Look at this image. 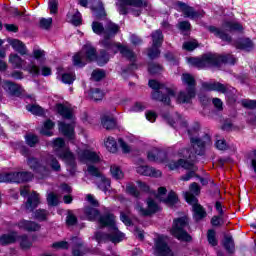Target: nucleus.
Instances as JSON below:
<instances>
[{
  "label": "nucleus",
  "instance_id": "32",
  "mask_svg": "<svg viewBox=\"0 0 256 256\" xmlns=\"http://www.w3.org/2000/svg\"><path fill=\"white\" fill-rule=\"evenodd\" d=\"M17 172L0 174V183H17L19 179Z\"/></svg>",
  "mask_w": 256,
  "mask_h": 256
},
{
  "label": "nucleus",
  "instance_id": "35",
  "mask_svg": "<svg viewBox=\"0 0 256 256\" xmlns=\"http://www.w3.org/2000/svg\"><path fill=\"white\" fill-rule=\"evenodd\" d=\"M94 15L97 19H101V17H105V7H103V2L97 1L95 5L91 7Z\"/></svg>",
  "mask_w": 256,
  "mask_h": 256
},
{
  "label": "nucleus",
  "instance_id": "37",
  "mask_svg": "<svg viewBox=\"0 0 256 256\" xmlns=\"http://www.w3.org/2000/svg\"><path fill=\"white\" fill-rule=\"evenodd\" d=\"M17 239V233L12 232L10 234H4L0 237V245H9L15 243Z\"/></svg>",
  "mask_w": 256,
  "mask_h": 256
},
{
  "label": "nucleus",
  "instance_id": "8",
  "mask_svg": "<svg viewBox=\"0 0 256 256\" xmlns=\"http://www.w3.org/2000/svg\"><path fill=\"white\" fill-rule=\"evenodd\" d=\"M200 193L201 188H199L198 183H192L190 185V192H184V199L189 205H192L194 219L196 221H201V219L207 215L205 209H203V207L197 203V195Z\"/></svg>",
  "mask_w": 256,
  "mask_h": 256
},
{
  "label": "nucleus",
  "instance_id": "13",
  "mask_svg": "<svg viewBox=\"0 0 256 256\" xmlns=\"http://www.w3.org/2000/svg\"><path fill=\"white\" fill-rule=\"evenodd\" d=\"M202 89L204 91H217L218 93H223L230 100V103L235 101V96L233 95L235 93V88L229 85L221 84L220 82H203Z\"/></svg>",
  "mask_w": 256,
  "mask_h": 256
},
{
  "label": "nucleus",
  "instance_id": "63",
  "mask_svg": "<svg viewBox=\"0 0 256 256\" xmlns=\"http://www.w3.org/2000/svg\"><path fill=\"white\" fill-rule=\"evenodd\" d=\"M118 143L120 145V148L122 149L123 153H130L131 152V146H129L123 139H119Z\"/></svg>",
  "mask_w": 256,
  "mask_h": 256
},
{
  "label": "nucleus",
  "instance_id": "40",
  "mask_svg": "<svg viewBox=\"0 0 256 256\" xmlns=\"http://www.w3.org/2000/svg\"><path fill=\"white\" fill-rule=\"evenodd\" d=\"M223 245L228 253H233V251H235V242H233V237L225 236Z\"/></svg>",
  "mask_w": 256,
  "mask_h": 256
},
{
  "label": "nucleus",
  "instance_id": "51",
  "mask_svg": "<svg viewBox=\"0 0 256 256\" xmlns=\"http://www.w3.org/2000/svg\"><path fill=\"white\" fill-rule=\"evenodd\" d=\"M126 191L129 195H132V197H139V191H137V187H135L133 183L127 184Z\"/></svg>",
  "mask_w": 256,
  "mask_h": 256
},
{
  "label": "nucleus",
  "instance_id": "3",
  "mask_svg": "<svg viewBox=\"0 0 256 256\" xmlns=\"http://www.w3.org/2000/svg\"><path fill=\"white\" fill-rule=\"evenodd\" d=\"M85 219L88 221H96L98 219L99 224L101 227H108L109 233L97 232L94 236V239L97 243H121L123 239H125V234L117 228L115 224V216L113 214H106L103 216H99V210L93 207H86L84 209Z\"/></svg>",
  "mask_w": 256,
  "mask_h": 256
},
{
  "label": "nucleus",
  "instance_id": "30",
  "mask_svg": "<svg viewBox=\"0 0 256 256\" xmlns=\"http://www.w3.org/2000/svg\"><path fill=\"white\" fill-rule=\"evenodd\" d=\"M208 31L210 33H213L215 37H219L222 41H226V43H231V36L220 30L219 28L215 26H208Z\"/></svg>",
  "mask_w": 256,
  "mask_h": 256
},
{
  "label": "nucleus",
  "instance_id": "49",
  "mask_svg": "<svg viewBox=\"0 0 256 256\" xmlns=\"http://www.w3.org/2000/svg\"><path fill=\"white\" fill-rule=\"evenodd\" d=\"M178 29L183 33V35H187V33L191 31V23H189V21L179 22Z\"/></svg>",
  "mask_w": 256,
  "mask_h": 256
},
{
  "label": "nucleus",
  "instance_id": "36",
  "mask_svg": "<svg viewBox=\"0 0 256 256\" xmlns=\"http://www.w3.org/2000/svg\"><path fill=\"white\" fill-rule=\"evenodd\" d=\"M237 49L244 51H251L253 49V42L249 38L240 39L236 44Z\"/></svg>",
  "mask_w": 256,
  "mask_h": 256
},
{
  "label": "nucleus",
  "instance_id": "57",
  "mask_svg": "<svg viewBox=\"0 0 256 256\" xmlns=\"http://www.w3.org/2000/svg\"><path fill=\"white\" fill-rule=\"evenodd\" d=\"M73 191V189L71 188V186H69V184H62L59 187V192L61 193V195H71V192Z\"/></svg>",
  "mask_w": 256,
  "mask_h": 256
},
{
  "label": "nucleus",
  "instance_id": "54",
  "mask_svg": "<svg viewBox=\"0 0 256 256\" xmlns=\"http://www.w3.org/2000/svg\"><path fill=\"white\" fill-rule=\"evenodd\" d=\"M161 65L151 63L148 66V71L151 75H157V73H161Z\"/></svg>",
  "mask_w": 256,
  "mask_h": 256
},
{
  "label": "nucleus",
  "instance_id": "38",
  "mask_svg": "<svg viewBox=\"0 0 256 256\" xmlns=\"http://www.w3.org/2000/svg\"><path fill=\"white\" fill-rule=\"evenodd\" d=\"M225 31H243V26H241L238 22H229L226 21L222 25Z\"/></svg>",
  "mask_w": 256,
  "mask_h": 256
},
{
  "label": "nucleus",
  "instance_id": "28",
  "mask_svg": "<svg viewBox=\"0 0 256 256\" xmlns=\"http://www.w3.org/2000/svg\"><path fill=\"white\" fill-rule=\"evenodd\" d=\"M39 194L37 192H33L26 202L25 208L27 211H33V209H37L39 207Z\"/></svg>",
  "mask_w": 256,
  "mask_h": 256
},
{
  "label": "nucleus",
  "instance_id": "2",
  "mask_svg": "<svg viewBox=\"0 0 256 256\" xmlns=\"http://www.w3.org/2000/svg\"><path fill=\"white\" fill-rule=\"evenodd\" d=\"M162 117L167 121V123H169V125H171V127H174V129H177L180 133H185V131H187L190 137L192 148L184 149V153L188 154V159H191V161L180 159L177 162L174 161L168 164L171 171L179 169V167L188 169L190 172L182 176L181 180L190 181L192 177H195V171H197V168L195 167V156L203 155V153H205V147H207V145H211V136L206 134L203 138H199V123H195L190 129H188L187 120L179 114H175L173 118H171L169 114H162Z\"/></svg>",
  "mask_w": 256,
  "mask_h": 256
},
{
  "label": "nucleus",
  "instance_id": "14",
  "mask_svg": "<svg viewBox=\"0 0 256 256\" xmlns=\"http://www.w3.org/2000/svg\"><path fill=\"white\" fill-rule=\"evenodd\" d=\"M87 171L89 175L96 177V185L100 191H103L104 193H109V191H111V180L103 176L97 167L89 165Z\"/></svg>",
  "mask_w": 256,
  "mask_h": 256
},
{
  "label": "nucleus",
  "instance_id": "53",
  "mask_svg": "<svg viewBox=\"0 0 256 256\" xmlns=\"http://www.w3.org/2000/svg\"><path fill=\"white\" fill-rule=\"evenodd\" d=\"M207 239H208L209 244L212 245V247H215L217 245V238L215 237V230H208Z\"/></svg>",
  "mask_w": 256,
  "mask_h": 256
},
{
  "label": "nucleus",
  "instance_id": "52",
  "mask_svg": "<svg viewBox=\"0 0 256 256\" xmlns=\"http://www.w3.org/2000/svg\"><path fill=\"white\" fill-rule=\"evenodd\" d=\"M48 8L50 9L51 15H55L59 10V2L57 0H49Z\"/></svg>",
  "mask_w": 256,
  "mask_h": 256
},
{
  "label": "nucleus",
  "instance_id": "42",
  "mask_svg": "<svg viewBox=\"0 0 256 256\" xmlns=\"http://www.w3.org/2000/svg\"><path fill=\"white\" fill-rule=\"evenodd\" d=\"M27 111H29L30 113H32V115H44L45 111L41 108V106L36 105V104H29L26 106Z\"/></svg>",
  "mask_w": 256,
  "mask_h": 256
},
{
  "label": "nucleus",
  "instance_id": "26",
  "mask_svg": "<svg viewBox=\"0 0 256 256\" xmlns=\"http://www.w3.org/2000/svg\"><path fill=\"white\" fill-rule=\"evenodd\" d=\"M2 87L4 91H6V93H9V95H14L16 97H19V95H21V86L15 84L14 82L6 80L3 82Z\"/></svg>",
  "mask_w": 256,
  "mask_h": 256
},
{
  "label": "nucleus",
  "instance_id": "56",
  "mask_svg": "<svg viewBox=\"0 0 256 256\" xmlns=\"http://www.w3.org/2000/svg\"><path fill=\"white\" fill-rule=\"evenodd\" d=\"M53 25V18H42L40 20V27L42 29H49Z\"/></svg>",
  "mask_w": 256,
  "mask_h": 256
},
{
  "label": "nucleus",
  "instance_id": "34",
  "mask_svg": "<svg viewBox=\"0 0 256 256\" xmlns=\"http://www.w3.org/2000/svg\"><path fill=\"white\" fill-rule=\"evenodd\" d=\"M104 145L109 153H117V151H119V148L117 147V140L111 136L104 140Z\"/></svg>",
  "mask_w": 256,
  "mask_h": 256
},
{
  "label": "nucleus",
  "instance_id": "60",
  "mask_svg": "<svg viewBox=\"0 0 256 256\" xmlns=\"http://www.w3.org/2000/svg\"><path fill=\"white\" fill-rule=\"evenodd\" d=\"M105 77V71L103 70H94L92 72V79H94V81H101V79H103Z\"/></svg>",
  "mask_w": 256,
  "mask_h": 256
},
{
  "label": "nucleus",
  "instance_id": "9",
  "mask_svg": "<svg viewBox=\"0 0 256 256\" xmlns=\"http://www.w3.org/2000/svg\"><path fill=\"white\" fill-rule=\"evenodd\" d=\"M148 85L154 91L152 93V99L155 101H162L165 105H169L171 103V97H175V91L165 87V85L156 80H149Z\"/></svg>",
  "mask_w": 256,
  "mask_h": 256
},
{
  "label": "nucleus",
  "instance_id": "17",
  "mask_svg": "<svg viewBox=\"0 0 256 256\" xmlns=\"http://www.w3.org/2000/svg\"><path fill=\"white\" fill-rule=\"evenodd\" d=\"M120 15H127L129 13L128 7H136L141 9V7H147V1L143 0H118L116 3Z\"/></svg>",
  "mask_w": 256,
  "mask_h": 256
},
{
  "label": "nucleus",
  "instance_id": "4",
  "mask_svg": "<svg viewBox=\"0 0 256 256\" xmlns=\"http://www.w3.org/2000/svg\"><path fill=\"white\" fill-rule=\"evenodd\" d=\"M27 165L36 173L38 179H47L51 175V169L52 171H61L59 161L52 155H48L46 159L41 161L37 158H28Z\"/></svg>",
  "mask_w": 256,
  "mask_h": 256
},
{
  "label": "nucleus",
  "instance_id": "45",
  "mask_svg": "<svg viewBox=\"0 0 256 256\" xmlns=\"http://www.w3.org/2000/svg\"><path fill=\"white\" fill-rule=\"evenodd\" d=\"M104 93L103 91H101L100 89H94V90H90L89 92V97L90 99H93V101H101V99H103L104 97Z\"/></svg>",
  "mask_w": 256,
  "mask_h": 256
},
{
  "label": "nucleus",
  "instance_id": "25",
  "mask_svg": "<svg viewBox=\"0 0 256 256\" xmlns=\"http://www.w3.org/2000/svg\"><path fill=\"white\" fill-rule=\"evenodd\" d=\"M87 248L83 245V240L79 237L72 238V253L73 256H83L85 255Z\"/></svg>",
  "mask_w": 256,
  "mask_h": 256
},
{
  "label": "nucleus",
  "instance_id": "48",
  "mask_svg": "<svg viewBox=\"0 0 256 256\" xmlns=\"http://www.w3.org/2000/svg\"><path fill=\"white\" fill-rule=\"evenodd\" d=\"M25 141L29 147H35L36 143H39V137L35 134H27L25 136Z\"/></svg>",
  "mask_w": 256,
  "mask_h": 256
},
{
  "label": "nucleus",
  "instance_id": "50",
  "mask_svg": "<svg viewBox=\"0 0 256 256\" xmlns=\"http://www.w3.org/2000/svg\"><path fill=\"white\" fill-rule=\"evenodd\" d=\"M197 47H199L197 40L187 41L183 44V49H185V51H194Z\"/></svg>",
  "mask_w": 256,
  "mask_h": 256
},
{
  "label": "nucleus",
  "instance_id": "31",
  "mask_svg": "<svg viewBox=\"0 0 256 256\" xmlns=\"http://www.w3.org/2000/svg\"><path fill=\"white\" fill-rule=\"evenodd\" d=\"M55 127V122L51 120H46L40 130L41 135L46 137H53V128Z\"/></svg>",
  "mask_w": 256,
  "mask_h": 256
},
{
  "label": "nucleus",
  "instance_id": "12",
  "mask_svg": "<svg viewBox=\"0 0 256 256\" xmlns=\"http://www.w3.org/2000/svg\"><path fill=\"white\" fill-rule=\"evenodd\" d=\"M9 63H11L14 69H23L24 71H28V73L34 77L40 73L39 66H37L33 60H30V64L25 66V60L18 54H10Z\"/></svg>",
  "mask_w": 256,
  "mask_h": 256
},
{
  "label": "nucleus",
  "instance_id": "24",
  "mask_svg": "<svg viewBox=\"0 0 256 256\" xmlns=\"http://www.w3.org/2000/svg\"><path fill=\"white\" fill-rule=\"evenodd\" d=\"M7 42L12 47V49L16 51V53H19V55H28L29 50L23 41L15 38H8Z\"/></svg>",
  "mask_w": 256,
  "mask_h": 256
},
{
  "label": "nucleus",
  "instance_id": "11",
  "mask_svg": "<svg viewBox=\"0 0 256 256\" xmlns=\"http://www.w3.org/2000/svg\"><path fill=\"white\" fill-rule=\"evenodd\" d=\"M187 227H189V220L187 217L175 219L170 233L173 237L178 239V241L189 242L191 241V235L187 233Z\"/></svg>",
  "mask_w": 256,
  "mask_h": 256
},
{
  "label": "nucleus",
  "instance_id": "47",
  "mask_svg": "<svg viewBox=\"0 0 256 256\" xmlns=\"http://www.w3.org/2000/svg\"><path fill=\"white\" fill-rule=\"evenodd\" d=\"M18 241L20 243L21 249H29L31 247V245H33L31 240H29V238L27 236H25V235L20 236L18 238Z\"/></svg>",
  "mask_w": 256,
  "mask_h": 256
},
{
  "label": "nucleus",
  "instance_id": "55",
  "mask_svg": "<svg viewBox=\"0 0 256 256\" xmlns=\"http://www.w3.org/2000/svg\"><path fill=\"white\" fill-rule=\"evenodd\" d=\"M145 109H147V105H145L144 103H141V102H136L132 106L131 111H133L134 113H139L141 111H145Z\"/></svg>",
  "mask_w": 256,
  "mask_h": 256
},
{
  "label": "nucleus",
  "instance_id": "44",
  "mask_svg": "<svg viewBox=\"0 0 256 256\" xmlns=\"http://www.w3.org/2000/svg\"><path fill=\"white\" fill-rule=\"evenodd\" d=\"M17 179H19L16 183H24L25 181H31L33 179V174L31 172H16Z\"/></svg>",
  "mask_w": 256,
  "mask_h": 256
},
{
  "label": "nucleus",
  "instance_id": "23",
  "mask_svg": "<svg viewBox=\"0 0 256 256\" xmlns=\"http://www.w3.org/2000/svg\"><path fill=\"white\" fill-rule=\"evenodd\" d=\"M148 209L143 208V206L137 204L136 210L140 213V215H144L145 217L149 215H153V213H157L159 211V205L155 203L151 198L147 200Z\"/></svg>",
  "mask_w": 256,
  "mask_h": 256
},
{
  "label": "nucleus",
  "instance_id": "20",
  "mask_svg": "<svg viewBox=\"0 0 256 256\" xmlns=\"http://www.w3.org/2000/svg\"><path fill=\"white\" fill-rule=\"evenodd\" d=\"M176 7L182 11L184 17H187L188 19H201L203 15H205V12L203 10L195 11L193 7L188 6L187 4L183 2H177Z\"/></svg>",
  "mask_w": 256,
  "mask_h": 256
},
{
  "label": "nucleus",
  "instance_id": "62",
  "mask_svg": "<svg viewBox=\"0 0 256 256\" xmlns=\"http://www.w3.org/2000/svg\"><path fill=\"white\" fill-rule=\"evenodd\" d=\"M53 249H69L67 241H59L52 244Z\"/></svg>",
  "mask_w": 256,
  "mask_h": 256
},
{
  "label": "nucleus",
  "instance_id": "64",
  "mask_svg": "<svg viewBox=\"0 0 256 256\" xmlns=\"http://www.w3.org/2000/svg\"><path fill=\"white\" fill-rule=\"evenodd\" d=\"M215 146L219 149V151H225V149H227V142H225L223 139L217 140Z\"/></svg>",
  "mask_w": 256,
  "mask_h": 256
},
{
  "label": "nucleus",
  "instance_id": "21",
  "mask_svg": "<svg viewBox=\"0 0 256 256\" xmlns=\"http://www.w3.org/2000/svg\"><path fill=\"white\" fill-rule=\"evenodd\" d=\"M147 159L151 163H165L167 167H169V163H172L173 161L168 162L167 161V154L160 150L159 148H153L147 153Z\"/></svg>",
  "mask_w": 256,
  "mask_h": 256
},
{
  "label": "nucleus",
  "instance_id": "19",
  "mask_svg": "<svg viewBox=\"0 0 256 256\" xmlns=\"http://www.w3.org/2000/svg\"><path fill=\"white\" fill-rule=\"evenodd\" d=\"M142 163H145L143 159H138L136 162V173L138 175H143L144 177H161V172L151 166L148 165H142Z\"/></svg>",
  "mask_w": 256,
  "mask_h": 256
},
{
  "label": "nucleus",
  "instance_id": "27",
  "mask_svg": "<svg viewBox=\"0 0 256 256\" xmlns=\"http://www.w3.org/2000/svg\"><path fill=\"white\" fill-rule=\"evenodd\" d=\"M18 228L24 231H39L41 226L33 221L21 220L18 222Z\"/></svg>",
  "mask_w": 256,
  "mask_h": 256
},
{
  "label": "nucleus",
  "instance_id": "22",
  "mask_svg": "<svg viewBox=\"0 0 256 256\" xmlns=\"http://www.w3.org/2000/svg\"><path fill=\"white\" fill-rule=\"evenodd\" d=\"M78 159L81 163H86V165H89V163H99L100 160L97 153L88 149L78 150Z\"/></svg>",
  "mask_w": 256,
  "mask_h": 256
},
{
  "label": "nucleus",
  "instance_id": "7",
  "mask_svg": "<svg viewBox=\"0 0 256 256\" xmlns=\"http://www.w3.org/2000/svg\"><path fill=\"white\" fill-rule=\"evenodd\" d=\"M52 147L59 159H62L67 165V171L70 175L75 174L77 163L75 162V155L65 146V140L63 138H56L52 141Z\"/></svg>",
  "mask_w": 256,
  "mask_h": 256
},
{
  "label": "nucleus",
  "instance_id": "43",
  "mask_svg": "<svg viewBox=\"0 0 256 256\" xmlns=\"http://www.w3.org/2000/svg\"><path fill=\"white\" fill-rule=\"evenodd\" d=\"M59 197H61V195H57L53 192L48 193V196H47L48 205H50L51 207H56V205H59Z\"/></svg>",
  "mask_w": 256,
  "mask_h": 256
},
{
  "label": "nucleus",
  "instance_id": "1",
  "mask_svg": "<svg viewBox=\"0 0 256 256\" xmlns=\"http://www.w3.org/2000/svg\"><path fill=\"white\" fill-rule=\"evenodd\" d=\"M92 31L96 35L104 37L103 40L100 41V45H102L105 50H102L97 57L95 48L92 47L91 44H85L82 50L76 53L72 58L74 67H85L88 61H96L100 67H103L116 53H121L122 57H126L131 63H135V53H133L129 47L111 40L119 33V25L111 21H107L105 25L99 21H94L92 23Z\"/></svg>",
  "mask_w": 256,
  "mask_h": 256
},
{
  "label": "nucleus",
  "instance_id": "41",
  "mask_svg": "<svg viewBox=\"0 0 256 256\" xmlns=\"http://www.w3.org/2000/svg\"><path fill=\"white\" fill-rule=\"evenodd\" d=\"M110 173L112 177L117 180L123 179L124 177L123 170H121V168L117 165H112L110 167Z\"/></svg>",
  "mask_w": 256,
  "mask_h": 256
},
{
  "label": "nucleus",
  "instance_id": "10",
  "mask_svg": "<svg viewBox=\"0 0 256 256\" xmlns=\"http://www.w3.org/2000/svg\"><path fill=\"white\" fill-rule=\"evenodd\" d=\"M182 83L186 86V91H180L176 97L177 103H191L193 97H195V78L193 75L184 73L182 74Z\"/></svg>",
  "mask_w": 256,
  "mask_h": 256
},
{
  "label": "nucleus",
  "instance_id": "6",
  "mask_svg": "<svg viewBox=\"0 0 256 256\" xmlns=\"http://www.w3.org/2000/svg\"><path fill=\"white\" fill-rule=\"evenodd\" d=\"M188 65L192 67H197L198 69H203L205 67H211L217 65V63H226L227 65H235L237 63V58L235 56L221 55L217 56L215 54H205L201 58L190 57L186 59Z\"/></svg>",
  "mask_w": 256,
  "mask_h": 256
},
{
  "label": "nucleus",
  "instance_id": "15",
  "mask_svg": "<svg viewBox=\"0 0 256 256\" xmlns=\"http://www.w3.org/2000/svg\"><path fill=\"white\" fill-rule=\"evenodd\" d=\"M168 238L166 236H158L154 244V253L156 256H175L169 245H167Z\"/></svg>",
  "mask_w": 256,
  "mask_h": 256
},
{
  "label": "nucleus",
  "instance_id": "18",
  "mask_svg": "<svg viewBox=\"0 0 256 256\" xmlns=\"http://www.w3.org/2000/svg\"><path fill=\"white\" fill-rule=\"evenodd\" d=\"M152 195H154L155 199H158V201H162V203H166V205H175L177 201H179V198H177V194L175 192L171 191L167 198H165V195L167 193V188L160 187L158 188V193H155V191L151 192Z\"/></svg>",
  "mask_w": 256,
  "mask_h": 256
},
{
  "label": "nucleus",
  "instance_id": "39",
  "mask_svg": "<svg viewBox=\"0 0 256 256\" xmlns=\"http://www.w3.org/2000/svg\"><path fill=\"white\" fill-rule=\"evenodd\" d=\"M33 58L39 63H43L45 61V50L39 48V46H35L32 51Z\"/></svg>",
  "mask_w": 256,
  "mask_h": 256
},
{
  "label": "nucleus",
  "instance_id": "58",
  "mask_svg": "<svg viewBox=\"0 0 256 256\" xmlns=\"http://www.w3.org/2000/svg\"><path fill=\"white\" fill-rule=\"evenodd\" d=\"M242 107L246 109H256V100H242L241 101Z\"/></svg>",
  "mask_w": 256,
  "mask_h": 256
},
{
  "label": "nucleus",
  "instance_id": "16",
  "mask_svg": "<svg viewBox=\"0 0 256 256\" xmlns=\"http://www.w3.org/2000/svg\"><path fill=\"white\" fill-rule=\"evenodd\" d=\"M152 47L148 50V57L150 59H157L161 55L159 47L163 45V32L161 30H156L152 33Z\"/></svg>",
  "mask_w": 256,
  "mask_h": 256
},
{
  "label": "nucleus",
  "instance_id": "46",
  "mask_svg": "<svg viewBox=\"0 0 256 256\" xmlns=\"http://www.w3.org/2000/svg\"><path fill=\"white\" fill-rule=\"evenodd\" d=\"M62 83L71 85L75 81V72L64 73L61 77Z\"/></svg>",
  "mask_w": 256,
  "mask_h": 256
},
{
  "label": "nucleus",
  "instance_id": "59",
  "mask_svg": "<svg viewBox=\"0 0 256 256\" xmlns=\"http://www.w3.org/2000/svg\"><path fill=\"white\" fill-rule=\"evenodd\" d=\"M16 149L20 151L21 155H23L24 157H29V149L25 147V145H23V142H19L16 145Z\"/></svg>",
  "mask_w": 256,
  "mask_h": 256
},
{
  "label": "nucleus",
  "instance_id": "33",
  "mask_svg": "<svg viewBox=\"0 0 256 256\" xmlns=\"http://www.w3.org/2000/svg\"><path fill=\"white\" fill-rule=\"evenodd\" d=\"M101 123L104 129H107L108 131L117 127V122L115 121V118L109 115L103 116L101 119Z\"/></svg>",
  "mask_w": 256,
  "mask_h": 256
},
{
  "label": "nucleus",
  "instance_id": "5",
  "mask_svg": "<svg viewBox=\"0 0 256 256\" xmlns=\"http://www.w3.org/2000/svg\"><path fill=\"white\" fill-rule=\"evenodd\" d=\"M56 111L69 121V123L65 121L58 122V129L66 137L69 141H73L75 139V116L73 115V107L71 105L65 104H57Z\"/></svg>",
  "mask_w": 256,
  "mask_h": 256
},
{
  "label": "nucleus",
  "instance_id": "29",
  "mask_svg": "<svg viewBox=\"0 0 256 256\" xmlns=\"http://www.w3.org/2000/svg\"><path fill=\"white\" fill-rule=\"evenodd\" d=\"M67 21L78 27L81 25V12L75 9L70 10L67 14Z\"/></svg>",
  "mask_w": 256,
  "mask_h": 256
},
{
  "label": "nucleus",
  "instance_id": "61",
  "mask_svg": "<svg viewBox=\"0 0 256 256\" xmlns=\"http://www.w3.org/2000/svg\"><path fill=\"white\" fill-rule=\"evenodd\" d=\"M34 219H37L38 221H45V219H47V212L45 210H37L34 213Z\"/></svg>",
  "mask_w": 256,
  "mask_h": 256
}]
</instances>
